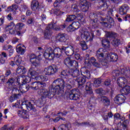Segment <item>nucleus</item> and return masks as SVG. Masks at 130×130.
<instances>
[{"label": "nucleus", "mask_w": 130, "mask_h": 130, "mask_svg": "<svg viewBox=\"0 0 130 130\" xmlns=\"http://www.w3.org/2000/svg\"><path fill=\"white\" fill-rule=\"evenodd\" d=\"M31 82V78L29 76H26L23 75V83L28 84Z\"/></svg>", "instance_id": "nucleus-46"}, {"label": "nucleus", "mask_w": 130, "mask_h": 130, "mask_svg": "<svg viewBox=\"0 0 130 130\" xmlns=\"http://www.w3.org/2000/svg\"><path fill=\"white\" fill-rule=\"evenodd\" d=\"M99 3V8H101V10L102 11H106L107 9H108V6H107V4L106 2L104 1V0H101Z\"/></svg>", "instance_id": "nucleus-22"}, {"label": "nucleus", "mask_w": 130, "mask_h": 130, "mask_svg": "<svg viewBox=\"0 0 130 130\" xmlns=\"http://www.w3.org/2000/svg\"><path fill=\"white\" fill-rule=\"evenodd\" d=\"M91 4L87 0H80L79 7L82 12H87Z\"/></svg>", "instance_id": "nucleus-8"}, {"label": "nucleus", "mask_w": 130, "mask_h": 130, "mask_svg": "<svg viewBox=\"0 0 130 130\" xmlns=\"http://www.w3.org/2000/svg\"><path fill=\"white\" fill-rule=\"evenodd\" d=\"M26 72L27 70L23 66H19L16 69V73L19 75H24Z\"/></svg>", "instance_id": "nucleus-26"}, {"label": "nucleus", "mask_w": 130, "mask_h": 130, "mask_svg": "<svg viewBox=\"0 0 130 130\" xmlns=\"http://www.w3.org/2000/svg\"><path fill=\"white\" fill-rule=\"evenodd\" d=\"M35 104L33 101H31L30 102L26 101L22 102L21 104V107L22 108H25V109H27V110H29V111L30 110H32V111L36 112V109L34 106Z\"/></svg>", "instance_id": "nucleus-5"}, {"label": "nucleus", "mask_w": 130, "mask_h": 130, "mask_svg": "<svg viewBox=\"0 0 130 130\" xmlns=\"http://www.w3.org/2000/svg\"><path fill=\"white\" fill-rule=\"evenodd\" d=\"M32 67H35V68L39 67L40 64V61L38 59H36L35 60L31 62Z\"/></svg>", "instance_id": "nucleus-44"}, {"label": "nucleus", "mask_w": 130, "mask_h": 130, "mask_svg": "<svg viewBox=\"0 0 130 130\" xmlns=\"http://www.w3.org/2000/svg\"><path fill=\"white\" fill-rule=\"evenodd\" d=\"M82 75L84 76V78H87V79H89V78L91 77V74L90 73V71L89 70H85V71H83L81 72Z\"/></svg>", "instance_id": "nucleus-41"}, {"label": "nucleus", "mask_w": 130, "mask_h": 130, "mask_svg": "<svg viewBox=\"0 0 130 130\" xmlns=\"http://www.w3.org/2000/svg\"><path fill=\"white\" fill-rule=\"evenodd\" d=\"M85 90L87 94L89 95H93V89H92V83L91 82H88L85 85Z\"/></svg>", "instance_id": "nucleus-20"}, {"label": "nucleus", "mask_w": 130, "mask_h": 130, "mask_svg": "<svg viewBox=\"0 0 130 130\" xmlns=\"http://www.w3.org/2000/svg\"><path fill=\"white\" fill-rule=\"evenodd\" d=\"M77 19V16L75 15H71L67 16L66 19V22H72Z\"/></svg>", "instance_id": "nucleus-37"}, {"label": "nucleus", "mask_w": 130, "mask_h": 130, "mask_svg": "<svg viewBox=\"0 0 130 130\" xmlns=\"http://www.w3.org/2000/svg\"><path fill=\"white\" fill-rule=\"evenodd\" d=\"M16 80H17V82L18 84L19 85H20V86L21 85H23V84H24V77H23V75L21 76H17L16 77Z\"/></svg>", "instance_id": "nucleus-38"}, {"label": "nucleus", "mask_w": 130, "mask_h": 130, "mask_svg": "<svg viewBox=\"0 0 130 130\" xmlns=\"http://www.w3.org/2000/svg\"><path fill=\"white\" fill-rule=\"evenodd\" d=\"M129 121L128 120H125L122 122V127H127V125H128Z\"/></svg>", "instance_id": "nucleus-60"}, {"label": "nucleus", "mask_w": 130, "mask_h": 130, "mask_svg": "<svg viewBox=\"0 0 130 130\" xmlns=\"http://www.w3.org/2000/svg\"><path fill=\"white\" fill-rule=\"evenodd\" d=\"M24 27V23H18L15 25V30H21Z\"/></svg>", "instance_id": "nucleus-49"}, {"label": "nucleus", "mask_w": 130, "mask_h": 130, "mask_svg": "<svg viewBox=\"0 0 130 130\" xmlns=\"http://www.w3.org/2000/svg\"><path fill=\"white\" fill-rule=\"evenodd\" d=\"M111 44L115 47H117L119 44H120V40L119 39H117L116 38L114 39V40L112 41Z\"/></svg>", "instance_id": "nucleus-39"}, {"label": "nucleus", "mask_w": 130, "mask_h": 130, "mask_svg": "<svg viewBox=\"0 0 130 130\" xmlns=\"http://www.w3.org/2000/svg\"><path fill=\"white\" fill-rule=\"evenodd\" d=\"M54 14H55V15L56 16H59V15H61V12L59 10L55 9L54 11Z\"/></svg>", "instance_id": "nucleus-63"}, {"label": "nucleus", "mask_w": 130, "mask_h": 130, "mask_svg": "<svg viewBox=\"0 0 130 130\" xmlns=\"http://www.w3.org/2000/svg\"><path fill=\"white\" fill-rule=\"evenodd\" d=\"M44 56L46 59H52L54 55L52 54V48L50 47H47L44 53Z\"/></svg>", "instance_id": "nucleus-11"}, {"label": "nucleus", "mask_w": 130, "mask_h": 130, "mask_svg": "<svg viewBox=\"0 0 130 130\" xmlns=\"http://www.w3.org/2000/svg\"><path fill=\"white\" fill-rule=\"evenodd\" d=\"M128 10V6L126 5H124L121 6L119 10V12L120 15H125L127 10Z\"/></svg>", "instance_id": "nucleus-23"}, {"label": "nucleus", "mask_w": 130, "mask_h": 130, "mask_svg": "<svg viewBox=\"0 0 130 130\" xmlns=\"http://www.w3.org/2000/svg\"><path fill=\"white\" fill-rule=\"evenodd\" d=\"M5 23V16H2L0 18V26H2L4 25V23Z\"/></svg>", "instance_id": "nucleus-64"}, {"label": "nucleus", "mask_w": 130, "mask_h": 130, "mask_svg": "<svg viewBox=\"0 0 130 130\" xmlns=\"http://www.w3.org/2000/svg\"><path fill=\"white\" fill-rule=\"evenodd\" d=\"M59 69V66L53 64L45 68L44 73L46 76H51V75L56 74Z\"/></svg>", "instance_id": "nucleus-3"}, {"label": "nucleus", "mask_w": 130, "mask_h": 130, "mask_svg": "<svg viewBox=\"0 0 130 130\" xmlns=\"http://www.w3.org/2000/svg\"><path fill=\"white\" fill-rule=\"evenodd\" d=\"M63 63L69 68L61 71V76L64 77H78V76H80V71L78 70V68H79L78 61L72 59L71 57H68L64 59Z\"/></svg>", "instance_id": "nucleus-2"}, {"label": "nucleus", "mask_w": 130, "mask_h": 130, "mask_svg": "<svg viewBox=\"0 0 130 130\" xmlns=\"http://www.w3.org/2000/svg\"><path fill=\"white\" fill-rule=\"evenodd\" d=\"M66 36H67V35L65 33H59L58 34L57 39L59 42H66V41H67V38H66Z\"/></svg>", "instance_id": "nucleus-24"}, {"label": "nucleus", "mask_w": 130, "mask_h": 130, "mask_svg": "<svg viewBox=\"0 0 130 130\" xmlns=\"http://www.w3.org/2000/svg\"><path fill=\"white\" fill-rule=\"evenodd\" d=\"M126 83H127V79L124 78V77H119L117 80V85L121 88L126 86Z\"/></svg>", "instance_id": "nucleus-14"}, {"label": "nucleus", "mask_w": 130, "mask_h": 130, "mask_svg": "<svg viewBox=\"0 0 130 130\" xmlns=\"http://www.w3.org/2000/svg\"><path fill=\"white\" fill-rule=\"evenodd\" d=\"M27 24L29 25V26H32V25L34 24V19L33 18H29L27 20Z\"/></svg>", "instance_id": "nucleus-57"}, {"label": "nucleus", "mask_w": 130, "mask_h": 130, "mask_svg": "<svg viewBox=\"0 0 130 130\" xmlns=\"http://www.w3.org/2000/svg\"><path fill=\"white\" fill-rule=\"evenodd\" d=\"M101 83H102V80L101 79V78H95L93 82V87H95V88H99V86L101 84Z\"/></svg>", "instance_id": "nucleus-34"}, {"label": "nucleus", "mask_w": 130, "mask_h": 130, "mask_svg": "<svg viewBox=\"0 0 130 130\" xmlns=\"http://www.w3.org/2000/svg\"><path fill=\"white\" fill-rule=\"evenodd\" d=\"M82 37H83L84 40L92 41L93 38H94V34H93V32L90 34V32L87 30L84 31L82 34Z\"/></svg>", "instance_id": "nucleus-12"}, {"label": "nucleus", "mask_w": 130, "mask_h": 130, "mask_svg": "<svg viewBox=\"0 0 130 130\" xmlns=\"http://www.w3.org/2000/svg\"><path fill=\"white\" fill-rule=\"evenodd\" d=\"M62 2H64V0H56L54 3V7H58V5H59V4L61 3H62Z\"/></svg>", "instance_id": "nucleus-55"}, {"label": "nucleus", "mask_w": 130, "mask_h": 130, "mask_svg": "<svg viewBox=\"0 0 130 130\" xmlns=\"http://www.w3.org/2000/svg\"><path fill=\"white\" fill-rule=\"evenodd\" d=\"M46 87V83L45 82L38 81L37 90H39L38 91V94H39V92H40V91H45V90H47L46 89H44Z\"/></svg>", "instance_id": "nucleus-16"}, {"label": "nucleus", "mask_w": 130, "mask_h": 130, "mask_svg": "<svg viewBox=\"0 0 130 130\" xmlns=\"http://www.w3.org/2000/svg\"><path fill=\"white\" fill-rule=\"evenodd\" d=\"M106 52V50L103 48H100L96 53L98 57H104V53Z\"/></svg>", "instance_id": "nucleus-30"}, {"label": "nucleus", "mask_w": 130, "mask_h": 130, "mask_svg": "<svg viewBox=\"0 0 130 130\" xmlns=\"http://www.w3.org/2000/svg\"><path fill=\"white\" fill-rule=\"evenodd\" d=\"M100 24L104 27L106 28L109 26H114V24H115V21H114V19L111 16H110L108 18H103L101 17L100 18Z\"/></svg>", "instance_id": "nucleus-4"}, {"label": "nucleus", "mask_w": 130, "mask_h": 130, "mask_svg": "<svg viewBox=\"0 0 130 130\" xmlns=\"http://www.w3.org/2000/svg\"><path fill=\"white\" fill-rule=\"evenodd\" d=\"M80 45L82 47V49L83 50H87L88 49V46H87V44H86L85 41L81 42Z\"/></svg>", "instance_id": "nucleus-47"}, {"label": "nucleus", "mask_w": 130, "mask_h": 130, "mask_svg": "<svg viewBox=\"0 0 130 130\" xmlns=\"http://www.w3.org/2000/svg\"><path fill=\"white\" fill-rule=\"evenodd\" d=\"M110 42L107 39L103 40L102 41V44L104 47H109Z\"/></svg>", "instance_id": "nucleus-42"}, {"label": "nucleus", "mask_w": 130, "mask_h": 130, "mask_svg": "<svg viewBox=\"0 0 130 130\" xmlns=\"http://www.w3.org/2000/svg\"><path fill=\"white\" fill-rule=\"evenodd\" d=\"M12 87L13 88L12 90V95H14L15 96L20 98L21 94H20V90L19 89L17 88V86H16V85L12 86Z\"/></svg>", "instance_id": "nucleus-31"}, {"label": "nucleus", "mask_w": 130, "mask_h": 130, "mask_svg": "<svg viewBox=\"0 0 130 130\" xmlns=\"http://www.w3.org/2000/svg\"><path fill=\"white\" fill-rule=\"evenodd\" d=\"M30 89V85L28 83H23L20 85L19 90L21 93H26Z\"/></svg>", "instance_id": "nucleus-19"}, {"label": "nucleus", "mask_w": 130, "mask_h": 130, "mask_svg": "<svg viewBox=\"0 0 130 130\" xmlns=\"http://www.w3.org/2000/svg\"><path fill=\"white\" fill-rule=\"evenodd\" d=\"M21 117L23 118H28V113L26 111H23L22 112V115L21 116Z\"/></svg>", "instance_id": "nucleus-62"}, {"label": "nucleus", "mask_w": 130, "mask_h": 130, "mask_svg": "<svg viewBox=\"0 0 130 130\" xmlns=\"http://www.w3.org/2000/svg\"><path fill=\"white\" fill-rule=\"evenodd\" d=\"M110 61H116L118 58V56L116 53L110 54Z\"/></svg>", "instance_id": "nucleus-36"}, {"label": "nucleus", "mask_w": 130, "mask_h": 130, "mask_svg": "<svg viewBox=\"0 0 130 130\" xmlns=\"http://www.w3.org/2000/svg\"><path fill=\"white\" fill-rule=\"evenodd\" d=\"M49 30H54V31H58V28L57 27V25H56V23L53 22L50 23L46 27Z\"/></svg>", "instance_id": "nucleus-27"}, {"label": "nucleus", "mask_w": 130, "mask_h": 130, "mask_svg": "<svg viewBox=\"0 0 130 130\" xmlns=\"http://www.w3.org/2000/svg\"><path fill=\"white\" fill-rule=\"evenodd\" d=\"M95 92L96 94H99V95H105V91L102 88H99L95 89Z\"/></svg>", "instance_id": "nucleus-43"}, {"label": "nucleus", "mask_w": 130, "mask_h": 130, "mask_svg": "<svg viewBox=\"0 0 130 130\" xmlns=\"http://www.w3.org/2000/svg\"><path fill=\"white\" fill-rule=\"evenodd\" d=\"M113 73L116 77L121 76V75H124L127 79L130 78V73L129 72L127 71V68L126 67L121 68L120 71L115 70L113 72Z\"/></svg>", "instance_id": "nucleus-6"}, {"label": "nucleus", "mask_w": 130, "mask_h": 130, "mask_svg": "<svg viewBox=\"0 0 130 130\" xmlns=\"http://www.w3.org/2000/svg\"><path fill=\"white\" fill-rule=\"evenodd\" d=\"M99 100L102 103H104L105 106H109L110 105V100L106 96H102L99 98Z\"/></svg>", "instance_id": "nucleus-18"}, {"label": "nucleus", "mask_w": 130, "mask_h": 130, "mask_svg": "<svg viewBox=\"0 0 130 130\" xmlns=\"http://www.w3.org/2000/svg\"><path fill=\"white\" fill-rule=\"evenodd\" d=\"M106 36L107 38H116L118 35L113 31H106Z\"/></svg>", "instance_id": "nucleus-29"}, {"label": "nucleus", "mask_w": 130, "mask_h": 130, "mask_svg": "<svg viewBox=\"0 0 130 130\" xmlns=\"http://www.w3.org/2000/svg\"><path fill=\"white\" fill-rule=\"evenodd\" d=\"M120 92L122 95H128L130 93L129 86H125L122 87V89L120 90Z\"/></svg>", "instance_id": "nucleus-25"}, {"label": "nucleus", "mask_w": 130, "mask_h": 130, "mask_svg": "<svg viewBox=\"0 0 130 130\" xmlns=\"http://www.w3.org/2000/svg\"><path fill=\"white\" fill-rule=\"evenodd\" d=\"M2 130H13V127L8 126L7 125H5L2 128Z\"/></svg>", "instance_id": "nucleus-59"}, {"label": "nucleus", "mask_w": 130, "mask_h": 130, "mask_svg": "<svg viewBox=\"0 0 130 130\" xmlns=\"http://www.w3.org/2000/svg\"><path fill=\"white\" fill-rule=\"evenodd\" d=\"M66 87L64 80L61 78H58L55 80L52 84V86L49 87V90H41L39 92V95H42V96L39 99L36 103L37 106L41 108L45 103V98L51 99L54 97L56 92H59L63 89Z\"/></svg>", "instance_id": "nucleus-1"}, {"label": "nucleus", "mask_w": 130, "mask_h": 130, "mask_svg": "<svg viewBox=\"0 0 130 130\" xmlns=\"http://www.w3.org/2000/svg\"><path fill=\"white\" fill-rule=\"evenodd\" d=\"M72 10L74 11V12H76V13H78V12H80V10L78 9V6L76 4H73L71 7Z\"/></svg>", "instance_id": "nucleus-50"}, {"label": "nucleus", "mask_w": 130, "mask_h": 130, "mask_svg": "<svg viewBox=\"0 0 130 130\" xmlns=\"http://www.w3.org/2000/svg\"><path fill=\"white\" fill-rule=\"evenodd\" d=\"M38 84V81L32 82L30 85V88H31L32 90H37Z\"/></svg>", "instance_id": "nucleus-48"}, {"label": "nucleus", "mask_w": 130, "mask_h": 130, "mask_svg": "<svg viewBox=\"0 0 130 130\" xmlns=\"http://www.w3.org/2000/svg\"><path fill=\"white\" fill-rule=\"evenodd\" d=\"M29 59L30 62H31L32 61H34V60H35L36 59V56H35V54H31L30 56H29Z\"/></svg>", "instance_id": "nucleus-58"}, {"label": "nucleus", "mask_w": 130, "mask_h": 130, "mask_svg": "<svg viewBox=\"0 0 130 130\" xmlns=\"http://www.w3.org/2000/svg\"><path fill=\"white\" fill-rule=\"evenodd\" d=\"M76 30L75 27L73 26L72 24H71L67 28V30L68 32H73Z\"/></svg>", "instance_id": "nucleus-53"}, {"label": "nucleus", "mask_w": 130, "mask_h": 130, "mask_svg": "<svg viewBox=\"0 0 130 130\" xmlns=\"http://www.w3.org/2000/svg\"><path fill=\"white\" fill-rule=\"evenodd\" d=\"M52 54H53V58L54 57H57V58H59L60 56H61V50L60 49V48H55L53 50L52 49Z\"/></svg>", "instance_id": "nucleus-15"}, {"label": "nucleus", "mask_w": 130, "mask_h": 130, "mask_svg": "<svg viewBox=\"0 0 130 130\" xmlns=\"http://www.w3.org/2000/svg\"><path fill=\"white\" fill-rule=\"evenodd\" d=\"M74 49L73 46L68 47L66 51V54H67V55H69L70 56H72V55L74 54Z\"/></svg>", "instance_id": "nucleus-33"}, {"label": "nucleus", "mask_w": 130, "mask_h": 130, "mask_svg": "<svg viewBox=\"0 0 130 130\" xmlns=\"http://www.w3.org/2000/svg\"><path fill=\"white\" fill-rule=\"evenodd\" d=\"M19 97L14 95V94H12V95H11L8 100H9V101H10V102H14V101H15V100H18V99H19Z\"/></svg>", "instance_id": "nucleus-45"}, {"label": "nucleus", "mask_w": 130, "mask_h": 130, "mask_svg": "<svg viewBox=\"0 0 130 130\" xmlns=\"http://www.w3.org/2000/svg\"><path fill=\"white\" fill-rule=\"evenodd\" d=\"M91 63L93 67H95V68H100L101 64L100 63L97 61V60L94 57H91L89 60V63Z\"/></svg>", "instance_id": "nucleus-28"}, {"label": "nucleus", "mask_w": 130, "mask_h": 130, "mask_svg": "<svg viewBox=\"0 0 130 130\" xmlns=\"http://www.w3.org/2000/svg\"><path fill=\"white\" fill-rule=\"evenodd\" d=\"M79 76L80 75H78L77 77H73V78H77L76 81L78 83V88H79V89H81V90H82L83 88H84V85L86 82V78Z\"/></svg>", "instance_id": "nucleus-9"}, {"label": "nucleus", "mask_w": 130, "mask_h": 130, "mask_svg": "<svg viewBox=\"0 0 130 130\" xmlns=\"http://www.w3.org/2000/svg\"><path fill=\"white\" fill-rule=\"evenodd\" d=\"M7 84H8L9 86H12V87L16 86V77L9 78L7 81Z\"/></svg>", "instance_id": "nucleus-35"}, {"label": "nucleus", "mask_w": 130, "mask_h": 130, "mask_svg": "<svg viewBox=\"0 0 130 130\" xmlns=\"http://www.w3.org/2000/svg\"><path fill=\"white\" fill-rule=\"evenodd\" d=\"M41 73L42 71L40 70L35 71L34 68H30L28 71V75L30 76L32 79H36L39 75H41Z\"/></svg>", "instance_id": "nucleus-10"}, {"label": "nucleus", "mask_w": 130, "mask_h": 130, "mask_svg": "<svg viewBox=\"0 0 130 130\" xmlns=\"http://www.w3.org/2000/svg\"><path fill=\"white\" fill-rule=\"evenodd\" d=\"M51 35H52V30L48 28H47L46 27L44 32V39H50V37H51Z\"/></svg>", "instance_id": "nucleus-21"}, {"label": "nucleus", "mask_w": 130, "mask_h": 130, "mask_svg": "<svg viewBox=\"0 0 130 130\" xmlns=\"http://www.w3.org/2000/svg\"><path fill=\"white\" fill-rule=\"evenodd\" d=\"M6 77L4 75L0 76V84H4L6 82Z\"/></svg>", "instance_id": "nucleus-56"}, {"label": "nucleus", "mask_w": 130, "mask_h": 130, "mask_svg": "<svg viewBox=\"0 0 130 130\" xmlns=\"http://www.w3.org/2000/svg\"><path fill=\"white\" fill-rule=\"evenodd\" d=\"M57 114H60V119H61V120H63V121H64V120H66V118H62L61 117V116H66V114H67V112H59L57 113Z\"/></svg>", "instance_id": "nucleus-52"}, {"label": "nucleus", "mask_w": 130, "mask_h": 130, "mask_svg": "<svg viewBox=\"0 0 130 130\" xmlns=\"http://www.w3.org/2000/svg\"><path fill=\"white\" fill-rule=\"evenodd\" d=\"M74 57L75 59H77V60L81 61V55H80V54H75L74 55Z\"/></svg>", "instance_id": "nucleus-61"}, {"label": "nucleus", "mask_w": 130, "mask_h": 130, "mask_svg": "<svg viewBox=\"0 0 130 130\" xmlns=\"http://www.w3.org/2000/svg\"><path fill=\"white\" fill-rule=\"evenodd\" d=\"M81 95V91L79 89H73L70 91L69 98L71 100H78Z\"/></svg>", "instance_id": "nucleus-7"}, {"label": "nucleus", "mask_w": 130, "mask_h": 130, "mask_svg": "<svg viewBox=\"0 0 130 130\" xmlns=\"http://www.w3.org/2000/svg\"><path fill=\"white\" fill-rule=\"evenodd\" d=\"M71 24L75 30H78V29L81 27V23L79 21H74Z\"/></svg>", "instance_id": "nucleus-40"}, {"label": "nucleus", "mask_w": 130, "mask_h": 130, "mask_svg": "<svg viewBox=\"0 0 130 130\" xmlns=\"http://www.w3.org/2000/svg\"><path fill=\"white\" fill-rule=\"evenodd\" d=\"M16 52L19 53V54L23 55V54H25V49L22 47L21 44H19L16 47Z\"/></svg>", "instance_id": "nucleus-32"}, {"label": "nucleus", "mask_w": 130, "mask_h": 130, "mask_svg": "<svg viewBox=\"0 0 130 130\" xmlns=\"http://www.w3.org/2000/svg\"><path fill=\"white\" fill-rule=\"evenodd\" d=\"M125 99H126V98L123 94H119L114 98V101L115 103L118 104V105H120V104H122L124 101H125Z\"/></svg>", "instance_id": "nucleus-13"}, {"label": "nucleus", "mask_w": 130, "mask_h": 130, "mask_svg": "<svg viewBox=\"0 0 130 130\" xmlns=\"http://www.w3.org/2000/svg\"><path fill=\"white\" fill-rule=\"evenodd\" d=\"M14 60L15 61V63L16 64V66H17V67H19V66H20V64H21V58H18V57H14Z\"/></svg>", "instance_id": "nucleus-51"}, {"label": "nucleus", "mask_w": 130, "mask_h": 130, "mask_svg": "<svg viewBox=\"0 0 130 130\" xmlns=\"http://www.w3.org/2000/svg\"><path fill=\"white\" fill-rule=\"evenodd\" d=\"M99 63H100V67L103 66V67H106L108 66V63H107V61L106 60H103L102 61L99 62Z\"/></svg>", "instance_id": "nucleus-54"}, {"label": "nucleus", "mask_w": 130, "mask_h": 130, "mask_svg": "<svg viewBox=\"0 0 130 130\" xmlns=\"http://www.w3.org/2000/svg\"><path fill=\"white\" fill-rule=\"evenodd\" d=\"M30 7L32 11H38L39 10V2L38 0H32L31 2Z\"/></svg>", "instance_id": "nucleus-17"}]
</instances>
